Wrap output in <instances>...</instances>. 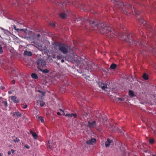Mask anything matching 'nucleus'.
<instances>
[{"mask_svg": "<svg viewBox=\"0 0 156 156\" xmlns=\"http://www.w3.org/2000/svg\"><path fill=\"white\" fill-rule=\"evenodd\" d=\"M143 78L145 80H147L148 79V74L145 73H144L143 76Z\"/></svg>", "mask_w": 156, "mask_h": 156, "instance_id": "22", "label": "nucleus"}, {"mask_svg": "<svg viewBox=\"0 0 156 156\" xmlns=\"http://www.w3.org/2000/svg\"><path fill=\"white\" fill-rule=\"evenodd\" d=\"M61 62H62L63 63L64 62V60L63 59H62L61 60Z\"/></svg>", "mask_w": 156, "mask_h": 156, "instance_id": "47", "label": "nucleus"}, {"mask_svg": "<svg viewBox=\"0 0 156 156\" xmlns=\"http://www.w3.org/2000/svg\"><path fill=\"white\" fill-rule=\"evenodd\" d=\"M13 141L14 142H19L20 141V140L17 137H16V139L14 140Z\"/></svg>", "mask_w": 156, "mask_h": 156, "instance_id": "30", "label": "nucleus"}, {"mask_svg": "<svg viewBox=\"0 0 156 156\" xmlns=\"http://www.w3.org/2000/svg\"><path fill=\"white\" fill-rule=\"evenodd\" d=\"M58 59H60L61 58V56L59 55H58L57 57Z\"/></svg>", "mask_w": 156, "mask_h": 156, "instance_id": "40", "label": "nucleus"}, {"mask_svg": "<svg viewBox=\"0 0 156 156\" xmlns=\"http://www.w3.org/2000/svg\"><path fill=\"white\" fill-rule=\"evenodd\" d=\"M45 103L43 101H41V103L40 104V105L41 107H43L45 105Z\"/></svg>", "mask_w": 156, "mask_h": 156, "instance_id": "31", "label": "nucleus"}, {"mask_svg": "<svg viewBox=\"0 0 156 156\" xmlns=\"http://www.w3.org/2000/svg\"><path fill=\"white\" fill-rule=\"evenodd\" d=\"M50 25L52 26L53 27H55V25L53 23H51L50 24Z\"/></svg>", "mask_w": 156, "mask_h": 156, "instance_id": "37", "label": "nucleus"}, {"mask_svg": "<svg viewBox=\"0 0 156 156\" xmlns=\"http://www.w3.org/2000/svg\"><path fill=\"white\" fill-rule=\"evenodd\" d=\"M39 119L41 121V122H44V119H43V117L41 116H40L39 117Z\"/></svg>", "mask_w": 156, "mask_h": 156, "instance_id": "29", "label": "nucleus"}, {"mask_svg": "<svg viewBox=\"0 0 156 156\" xmlns=\"http://www.w3.org/2000/svg\"><path fill=\"white\" fill-rule=\"evenodd\" d=\"M3 50L2 49V46L0 47V54H1L3 53Z\"/></svg>", "mask_w": 156, "mask_h": 156, "instance_id": "33", "label": "nucleus"}, {"mask_svg": "<svg viewBox=\"0 0 156 156\" xmlns=\"http://www.w3.org/2000/svg\"><path fill=\"white\" fill-rule=\"evenodd\" d=\"M10 98L11 100L15 103H18L20 102L19 100L17 99V97L15 96H12L10 97Z\"/></svg>", "mask_w": 156, "mask_h": 156, "instance_id": "12", "label": "nucleus"}, {"mask_svg": "<svg viewBox=\"0 0 156 156\" xmlns=\"http://www.w3.org/2000/svg\"><path fill=\"white\" fill-rule=\"evenodd\" d=\"M30 133L32 135L35 139L37 140V135L35 132H33L32 130H30Z\"/></svg>", "mask_w": 156, "mask_h": 156, "instance_id": "18", "label": "nucleus"}, {"mask_svg": "<svg viewBox=\"0 0 156 156\" xmlns=\"http://www.w3.org/2000/svg\"><path fill=\"white\" fill-rule=\"evenodd\" d=\"M27 105H24V106L23 107V108L24 109H25L27 108Z\"/></svg>", "mask_w": 156, "mask_h": 156, "instance_id": "41", "label": "nucleus"}, {"mask_svg": "<svg viewBox=\"0 0 156 156\" xmlns=\"http://www.w3.org/2000/svg\"><path fill=\"white\" fill-rule=\"evenodd\" d=\"M37 69H38L41 72H42L43 73H48L49 71L47 69H41L40 67H37Z\"/></svg>", "mask_w": 156, "mask_h": 156, "instance_id": "16", "label": "nucleus"}, {"mask_svg": "<svg viewBox=\"0 0 156 156\" xmlns=\"http://www.w3.org/2000/svg\"><path fill=\"white\" fill-rule=\"evenodd\" d=\"M68 12L67 11L65 12H60L59 14V16L62 19H65L68 16L67 13Z\"/></svg>", "mask_w": 156, "mask_h": 156, "instance_id": "8", "label": "nucleus"}, {"mask_svg": "<svg viewBox=\"0 0 156 156\" xmlns=\"http://www.w3.org/2000/svg\"><path fill=\"white\" fill-rule=\"evenodd\" d=\"M120 4H121V5H122V4H122V3H121Z\"/></svg>", "mask_w": 156, "mask_h": 156, "instance_id": "51", "label": "nucleus"}, {"mask_svg": "<svg viewBox=\"0 0 156 156\" xmlns=\"http://www.w3.org/2000/svg\"><path fill=\"white\" fill-rule=\"evenodd\" d=\"M12 116L14 117H17L20 118L22 116V114L19 112L18 111H17L15 112H12Z\"/></svg>", "mask_w": 156, "mask_h": 156, "instance_id": "10", "label": "nucleus"}, {"mask_svg": "<svg viewBox=\"0 0 156 156\" xmlns=\"http://www.w3.org/2000/svg\"><path fill=\"white\" fill-rule=\"evenodd\" d=\"M55 45L58 46L59 50L63 53L66 54L68 52L69 47L67 45L64 44H60L58 43H56Z\"/></svg>", "mask_w": 156, "mask_h": 156, "instance_id": "2", "label": "nucleus"}, {"mask_svg": "<svg viewBox=\"0 0 156 156\" xmlns=\"http://www.w3.org/2000/svg\"><path fill=\"white\" fill-rule=\"evenodd\" d=\"M117 128L114 126H111L109 128V131H110L111 132H114L116 130Z\"/></svg>", "mask_w": 156, "mask_h": 156, "instance_id": "17", "label": "nucleus"}, {"mask_svg": "<svg viewBox=\"0 0 156 156\" xmlns=\"http://www.w3.org/2000/svg\"><path fill=\"white\" fill-rule=\"evenodd\" d=\"M99 87H100L103 90L107 91V89H108L107 85L105 84L102 83V82H99L98 83Z\"/></svg>", "mask_w": 156, "mask_h": 156, "instance_id": "7", "label": "nucleus"}, {"mask_svg": "<svg viewBox=\"0 0 156 156\" xmlns=\"http://www.w3.org/2000/svg\"><path fill=\"white\" fill-rule=\"evenodd\" d=\"M37 64L39 67H45L46 65V62L44 59L40 58L37 61Z\"/></svg>", "mask_w": 156, "mask_h": 156, "instance_id": "6", "label": "nucleus"}, {"mask_svg": "<svg viewBox=\"0 0 156 156\" xmlns=\"http://www.w3.org/2000/svg\"><path fill=\"white\" fill-rule=\"evenodd\" d=\"M149 143L151 144H152L154 143V140L153 139H151L149 140Z\"/></svg>", "mask_w": 156, "mask_h": 156, "instance_id": "27", "label": "nucleus"}, {"mask_svg": "<svg viewBox=\"0 0 156 156\" xmlns=\"http://www.w3.org/2000/svg\"><path fill=\"white\" fill-rule=\"evenodd\" d=\"M113 141L112 140H110L109 139H108L105 142V144L106 147H109L111 143H112Z\"/></svg>", "mask_w": 156, "mask_h": 156, "instance_id": "13", "label": "nucleus"}, {"mask_svg": "<svg viewBox=\"0 0 156 156\" xmlns=\"http://www.w3.org/2000/svg\"><path fill=\"white\" fill-rule=\"evenodd\" d=\"M8 93L9 94H12V91H11L9 90L8 91Z\"/></svg>", "mask_w": 156, "mask_h": 156, "instance_id": "43", "label": "nucleus"}, {"mask_svg": "<svg viewBox=\"0 0 156 156\" xmlns=\"http://www.w3.org/2000/svg\"><path fill=\"white\" fill-rule=\"evenodd\" d=\"M0 156H2L0 153Z\"/></svg>", "mask_w": 156, "mask_h": 156, "instance_id": "49", "label": "nucleus"}, {"mask_svg": "<svg viewBox=\"0 0 156 156\" xmlns=\"http://www.w3.org/2000/svg\"><path fill=\"white\" fill-rule=\"evenodd\" d=\"M147 29L151 33L153 31L152 28L150 27L148 28Z\"/></svg>", "mask_w": 156, "mask_h": 156, "instance_id": "32", "label": "nucleus"}, {"mask_svg": "<svg viewBox=\"0 0 156 156\" xmlns=\"http://www.w3.org/2000/svg\"><path fill=\"white\" fill-rule=\"evenodd\" d=\"M24 147L28 149H29L30 147V146L28 145L27 144L24 146Z\"/></svg>", "mask_w": 156, "mask_h": 156, "instance_id": "35", "label": "nucleus"}, {"mask_svg": "<svg viewBox=\"0 0 156 156\" xmlns=\"http://www.w3.org/2000/svg\"><path fill=\"white\" fill-rule=\"evenodd\" d=\"M57 114L59 115H63V114H62L61 112H57Z\"/></svg>", "mask_w": 156, "mask_h": 156, "instance_id": "36", "label": "nucleus"}, {"mask_svg": "<svg viewBox=\"0 0 156 156\" xmlns=\"http://www.w3.org/2000/svg\"><path fill=\"white\" fill-rule=\"evenodd\" d=\"M24 55H27L31 56L32 55V53L31 52L29 51H25L24 52Z\"/></svg>", "mask_w": 156, "mask_h": 156, "instance_id": "19", "label": "nucleus"}, {"mask_svg": "<svg viewBox=\"0 0 156 156\" xmlns=\"http://www.w3.org/2000/svg\"><path fill=\"white\" fill-rule=\"evenodd\" d=\"M34 1V0H14L12 4L16 6H19L20 4L28 3V4L30 5Z\"/></svg>", "mask_w": 156, "mask_h": 156, "instance_id": "3", "label": "nucleus"}, {"mask_svg": "<svg viewBox=\"0 0 156 156\" xmlns=\"http://www.w3.org/2000/svg\"><path fill=\"white\" fill-rule=\"evenodd\" d=\"M76 20L77 21L83 20V22L85 23L86 27L89 26L93 28L96 27L100 30V32L102 34H107V36H110L111 38L115 37V36L121 37L119 32L114 31L113 28L111 27L105 26L103 23L98 24L96 22L91 21L87 19H83L81 17L78 18Z\"/></svg>", "mask_w": 156, "mask_h": 156, "instance_id": "1", "label": "nucleus"}, {"mask_svg": "<svg viewBox=\"0 0 156 156\" xmlns=\"http://www.w3.org/2000/svg\"><path fill=\"white\" fill-rule=\"evenodd\" d=\"M96 121H94L92 122H88V125L87 126L89 127H93L95 128L96 127Z\"/></svg>", "mask_w": 156, "mask_h": 156, "instance_id": "11", "label": "nucleus"}, {"mask_svg": "<svg viewBox=\"0 0 156 156\" xmlns=\"http://www.w3.org/2000/svg\"><path fill=\"white\" fill-rule=\"evenodd\" d=\"M61 2L60 3L57 2L56 4L58 5H60L61 7V8L63 9H65L64 7H65L66 6L69 5H71V2H68V1L66 0H60Z\"/></svg>", "mask_w": 156, "mask_h": 156, "instance_id": "5", "label": "nucleus"}, {"mask_svg": "<svg viewBox=\"0 0 156 156\" xmlns=\"http://www.w3.org/2000/svg\"><path fill=\"white\" fill-rule=\"evenodd\" d=\"M11 151L12 153H14L15 152V150L13 149L11 150Z\"/></svg>", "mask_w": 156, "mask_h": 156, "instance_id": "42", "label": "nucleus"}, {"mask_svg": "<svg viewBox=\"0 0 156 156\" xmlns=\"http://www.w3.org/2000/svg\"><path fill=\"white\" fill-rule=\"evenodd\" d=\"M118 133H122V131H125V130L124 129H120L119 128H117L116 130Z\"/></svg>", "mask_w": 156, "mask_h": 156, "instance_id": "25", "label": "nucleus"}, {"mask_svg": "<svg viewBox=\"0 0 156 156\" xmlns=\"http://www.w3.org/2000/svg\"><path fill=\"white\" fill-rule=\"evenodd\" d=\"M117 67L116 64L114 63L112 64L110 66V68L111 69H116Z\"/></svg>", "mask_w": 156, "mask_h": 156, "instance_id": "20", "label": "nucleus"}, {"mask_svg": "<svg viewBox=\"0 0 156 156\" xmlns=\"http://www.w3.org/2000/svg\"><path fill=\"white\" fill-rule=\"evenodd\" d=\"M72 4L73 5H74V6H75V2H73L72 3Z\"/></svg>", "mask_w": 156, "mask_h": 156, "instance_id": "46", "label": "nucleus"}, {"mask_svg": "<svg viewBox=\"0 0 156 156\" xmlns=\"http://www.w3.org/2000/svg\"><path fill=\"white\" fill-rule=\"evenodd\" d=\"M118 99L119 100L121 101H123V99L122 98H118Z\"/></svg>", "mask_w": 156, "mask_h": 156, "instance_id": "38", "label": "nucleus"}, {"mask_svg": "<svg viewBox=\"0 0 156 156\" xmlns=\"http://www.w3.org/2000/svg\"><path fill=\"white\" fill-rule=\"evenodd\" d=\"M12 83H13V84H14L15 83V81L14 80H12Z\"/></svg>", "mask_w": 156, "mask_h": 156, "instance_id": "45", "label": "nucleus"}, {"mask_svg": "<svg viewBox=\"0 0 156 156\" xmlns=\"http://www.w3.org/2000/svg\"><path fill=\"white\" fill-rule=\"evenodd\" d=\"M153 156H156V155H153Z\"/></svg>", "mask_w": 156, "mask_h": 156, "instance_id": "50", "label": "nucleus"}, {"mask_svg": "<svg viewBox=\"0 0 156 156\" xmlns=\"http://www.w3.org/2000/svg\"><path fill=\"white\" fill-rule=\"evenodd\" d=\"M138 22L140 24L143 25V26H145L146 23V21H144L143 19L141 18H140L138 19Z\"/></svg>", "mask_w": 156, "mask_h": 156, "instance_id": "14", "label": "nucleus"}, {"mask_svg": "<svg viewBox=\"0 0 156 156\" xmlns=\"http://www.w3.org/2000/svg\"><path fill=\"white\" fill-rule=\"evenodd\" d=\"M2 103H3L4 106L5 107H7L8 106V103L6 101H4L3 99L2 100Z\"/></svg>", "mask_w": 156, "mask_h": 156, "instance_id": "24", "label": "nucleus"}, {"mask_svg": "<svg viewBox=\"0 0 156 156\" xmlns=\"http://www.w3.org/2000/svg\"><path fill=\"white\" fill-rule=\"evenodd\" d=\"M31 77L34 79H37L38 78L37 75L35 73H32L31 75Z\"/></svg>", "mask_w": 156, "mask_h": 156, "instance_id": "21", "label": "nucleus"}, {"mask_svg": "<svg viewBox=\"0 0 156 156\" xmlns=\"http://www.w3.org/2000/svg\"><path fill=\"white\" fill-rule=\"evenodd\" d=\"M38 92L39 93H41L43 96H44L45 94V92L44 91H43L41 90H38Z\"/></svg>", "mask_w": 156, "mask_h": 156, "instance_id": "26", "label": "nucleus"}, {"mask_svg": "<svg viewBox=\"0 0 156 156\" xmlns=\"http://www.w3.org/2000/svg\"><path fill=\"white\" fill-rule=\"evenodd\" d=\"M127 39H126V41L127 42H129L130 44H138L139 45H142L144 44L143 41H139L138 42H136V41H134V39H133L131 36V35L129 34L127 35Z\"/></svg>", "mask_w": 156, "mask_h": 156, "instance_id": "4", "label": "nucleus"}, {"mask_svg": "<svg viewBox=\"0 0 156 156\" xmlns=\"http://www.w3.org/2000/svg\"><path fill=\"white\" fill-rule=\"evenodd\" d=\"M0 88H1V89L2 90H3V89H4V88H5V87H4L3 86H1L0 87Z\"/></svg>", "mask_w": 156, "mask_h": 156, "instance_id": "39", "label": "nucleus"}, {"mask_svg": "<svg viewBox=\"0 0 156 156\" xmlns=\"http://www.w3.org/2000/svg\"><path fill=\"white\" fill-rule=\"evenodd\" d=\"M1 46L0 45V47H1Z\"/></svg>", "mask_w": 156, "mask_h": 156, "instance_id": "54", "label": "nucleus"}, {"mask_svg": "<svg viewBox=\"0 0 156 156\" xmlns=\"http://www.w3.org/2000/svg\"><path fill=\"white\" fill-rule=\"evenodd\" d=\"M12 1V0H10V2Z\"/></svg>", "mask_w": 156, "mask_h": 156, "instance_id": "55", "label": "nucleus"}, {"mask_svg": "<svg viewBox=\"0 0 156 156\" xmlns=\"http://www.w3.org/2000/svg\"><path fill=\"white\" fill-rule=\"evenodd\" d=\"M96 141V139L95 138H93L91 139L87 140L86 144L88 145H93L94 144Z\"/></svg>", "mask_w": 156, "mask_h": 156, "instance_id": "9", "label": "nucleus"}, {"mask_svg": "<svg viewBox=\"0 0 156 156\" xmlns=\"http://www.w3.org/2000/svg\"><path fill=\"white\" fill-rule=\"evenodd\" d=\"M129 95L131 97H133L135 96V94L132 90H129Z\"/></svg>", "mask_w": 156, "mask_h": 156, "instance_id": "23", "label": "nucleus"}, {"mask_svg": "<svg viewBox=\"0 0 156 156\" xmlns=\"http://www.w3.org/2000/svg\"><path fill=\"white\" fill-rule=\"evenodd\" d=\"M59 111H60L62 113V114H63V115H65V113H64V112L63 110L60 109H59Z\"/></svg>", "mask_w": 156, "mask_h": 156, "instance_id": "34", "label": "nucleus"}, {"mask_svg": "<svg viewBox=\"0 0 156 156\" xmlns=\"http://www.w3.org/2000/svg\"><path fill=\"white\" fill-rule=\"evenodd\" d=\"M141 32L142 33V34L144 33L143 32H142V31H141Z\"/></svg>", "mask_w": 156, "mask_h": 156, "instance_id": "52", "label": "nucleus"}, {"mask_svg": "<svg viewBox=\"0 0 156 156\" xmlns=\"http://www.w3.org/2000/svg\"><path fill=\"white\" fill-rule=\"evenodd\" d=\"M40 34H38L37 35V37H39L40 36Z\"/></svg>", "mask_w": 156, "mask_h": 156, "instance_id": "48", "label": "nucleus"}, {"mask_svg": "<svg viewBox=\"0 0 156 156\" xmlns=\"http://www.w3.org/2000/svg\"><path fill=\"white\" fill-rule=\"evenodd\" d=\"M14 29L15 30H17V31H18L19 30H23V29H17L16 28V27L15 26H14Z\"/></svg>", "mask_w": 156, "mask_h": 156, "instance_id": "28", "label": "nucleus"}, {"mask_svg": "<svg viewBox=\"0 0 156 156\" xmlns=\"http://www.w3.org/2000/svg\"><path fill=\"white\" fill-rule=\"evenodd\" d=\"M147 35H148V34H147Z\"/></svg>", "mask_w": 156, "mask_h": 156, "instance_id": "53", "label": "nucleus"}, {"mask_svg": "<svg viewBox=\"0 0 156 156\" xmlns=\"http://www.w3.org/2000/svg\"><path fill=\"white\" fill-rule=\"evenodd\" d=\"M11 154V152L10 151H9L8 152V154L9 155H10Z\"/></svg>", "mask_w": 156, "mask_h": 156, "instance_id": "44", "label": "nucleus"}, {"mask_svg": "<svg viewBox=\"0 0 156 156\" xmlns=\"http://www.w3.org/2000/svg\"><path fill=\"white\" fill-rule=\"evenodd\" d=\"M65 116L68 117H72V116H73L74 118H76L77 117V115L76 114L73 113H67L66 114H65Z\"/></svg>", "mask_w": 156, "mask_h": 156, "instance_id": "15", "label": "nucleus"}]
</instances>
